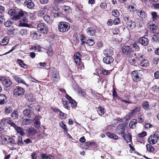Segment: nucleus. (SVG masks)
Returning <instances> with one entry per match:
<instances>
[{
  "mask_svg": "<svg viewBox=\"0 0 159 159\" xmlns=\"http://www.w3.org/2000/svg\"><path fill=\"white\" fill-rule=\"evenodd\" d=\"M147 135V133L146 131H143L141 133H139L138 135V137L141 138H143Z\"/></svg>",
  "mask_w": 159,
  "mask_h": 159,
  "instance_id": "obj_63",
  "label": "nucleus"
},
{
  "mask_svg": "<svg viewBox=\"0 0 159 159\" xmlns=\"http://www.w3.org/2000/svg\"><path fill=\"white\" fill-rule=\"evenodd\" d=\"M134 55L136 56V57L139 60H140L141 59H143V56L140 54H139L137 53H134Z\"/></svg>",
  "mask_w": 159,
  "mask_h": 159,
  "instance_id": "obj_62",
  "label": "nucleus"
},
{
  "mask_svg": "<svg viewBox=\"0 0 159 159\" xmlns=\"http://www.w3.org/2000/svg\"><path fill=\"white\" fill-rule=\"evenodd\" d=\"M25 6L29 9H32L34 6V3L31 0H25L24 2Z\"/></svg>",
  "mask_w": 159,
  "mask_h": 159,
  "instance_id": "obj_13",
  "label": "nucleus"
},
{
  "mask_svg": "<svg viewBox=\"0 0 159 159\" xmlns=\"http://www.w3.org/2000/svg\"><path fill=\"white\" fill-rule=\"evenodd\" d=\"M27 13L25 11L21 10L17 12L16 15L15 17H13V19L16 20L21 18V17L25 16L27 15Z\"/></svg>",
  "mask_w": 159,
  "mask_h": 159,
  "instance_id": "obj_9",
  "label": "nucleus"
},
{
  "mask_svg": "<svg viewBox=\"0 0 159 159\" xmlns=\"http://www.w3.org/2000/svg\"><path fill=\"white\" fill-rule=\"evenodd\" d=\"M151 90L154 93L157 92L159 90V87L156 85H155L151 88Z\"/></svg>",
  "mask_w": 159,
  "mask_h": 159,
  "instance_id": "obj_50",
  "label": "nucleus"
},
{
  "mask_svg": "<svg viewBox=\"0 0 159 159\" xmlns=\"http://www.w3.org/2000/svg\"><path fill=\"white\" fill-rule=\"evenodd\" d=\"M147 151L150 152H152L154 150V148L150 144H147L146 145Z\"/></svg>",
  "mask_w": 159,
  "mask_h": 159,
  "instance_id": "obj_37",
  "label": "nucleus"
},
{
  "mask_svg": "<svg viewBox=\"0 0 159 159\" xmlns=\"http://www.w3.org/2000/svg\"><path fill=\"white\" fill-rule=\"evenodd\" d=\"M30 37L33 39L35 40L38 39V35L36 32H32L30 34Z\"/></svg>",
  "mask_w": 159,
  "mask_h": 159,
  "instance_id": "obj_46",
  "label": "nucleus"
},
{
  "mask_svg": "<svg viewBox=\"0 0 159 159\" xmlns=\"http://www.w3.org/2000/svg\"><path fill=\"white\" fill-rule=\"evenodd\" d=\"M0 80L2 81V83L7 88L11 86L12 82L9 79H7L4 77H0Z\"/></svg>",
  "mask_w": 159,
  "mask_h": 159,
  "instance_id": "obj_8",
  "label": "nucleus"
},
{
  "mask_svg": "<svg viewBox=\"0 0 159 159\" xmlns=\"http://www.w3.org/2000/svg\"><path fill=\"white\" fill-rule=\"evenodd\" d=\"M148 28L150 30L154 31L156 29V26L155 24H153L152 22H149L148 24Z\"/></svg>",
  "mask_w": 159,
  "mask_h": 159,
  "instance_id": "obj_30",
  "label": "nucleus"
},
{
  "mask_svg": "<svg viewBox=\"0 0 159 159\" xmlns=\"http://www.w3.org/2000/svg\"><path fill=\"white\" fill-rule=\"evenodd\" d=\"M15 129L17 133L21 136H24L25 134L24 129L21 127L17 126L15 128Z\"/></svg>",
  "mask_w": 159,
  "mask_h": 159,
  "instance_id": "obj_23",
  "label": "nucleus"
},
{
  "mask_svg": "<svg viewBox=\"0 0 159 159\" xmlns=\"http://www.w3.org/2000/svg\"><path fill=\"white\" fill-rule=\"evenodd\" d=\"M139 43L142 45L147 46L149 42V40L145 37L140 38L139 40Z\"/></svg>",
  "mask_w": 159,
  "mask_h": 159,
  "instance_id": "obj_17",
  "label": "nucleus"
},
{
  "mask_svg": "<svg viewBox=\"0 0 159 159\" xmlns=\"http://www.w3.org/2000/svg\"><path fill=\"white\" fill-rule=\"evenodd\" d=\"M126 25L128 29L132 30L133 29L136 27V24L135 22L131 20L129 22H127Z\"/></svg>",
  "mask_w": 159,
  "mask_h": 159,
  "instance_id": "obj_20",
  "label": "nucleus"
},
{
  "mask_svg": "<svg viewBox=\"0 0 159 159\" xmlns=\"http://www.w3.org/2000/svg\"><path fill=\"white\" fill-rule=\"evenodd\" d=\"M114 59L112 56H106L103 59V62L107 64H110L113 62Z\"/></svg>",
  "mask_w": 159,
  "mask_h": 159,
  "instance_id": "obj_14",
  "label": "nucleus"
},
{
  "mask_svg": "<svg viewBox=\"0 0 159 159\" xmlns=\"http://www.w3.org/2000/svg\"><path fill=\"white\" fill-rule=\"evenodd\" d=\"M59 125L61 127L66 131L67 132V128L66 125L63 123V122L61 121L59 123Z\"/></svg>",
  "mask_w": 159,
  "mask_h": 159,
  "instance_id": "obj_52",
  "label": "nucleus"
},
{
  "mask_svg": "<svg viewBox=\"0 0 159 159\" xmlns=\"http://www.w3.org/2000/svg\"><path fill=\"white\" fill-rule=\"evenodd\" d=\"M13 94L16 97L21 96L25 93V90L19 86H16L13 90Z\"/></svg>",
  "mask_w": 159,
  "mask_h": 159,
  "instance_id": "obj_4",
  "label": "nucleus"
},
{
  "mask_svg": "<svg viewBox=\"0 0 159 159\" xmlns=\"http://www.w3.org/2000/svg\"><path fill=\"white\" fill-rule=\"evenodd\" d=\"M11 117L13 119H17L18 117V115L17 111L14 110L11 113Z\"/></svg>",
  "mask_w": 159,
  "mask_h": 159,
  "instance_id": "obj_40",
  "label": "nucleus"
},
{
  "mask_svg": "<svg viewBox=\"0 0 159 159\" xmlns=\"http://www.w3.org/2000/svg\"><path fill=\"white\" fill-rule=\"evenodd\" d=\"M159 140V132H156L153 135H151L148 138V141L151 144H154Z\"/></svg>",
  "mask_w": 159,
  "mask_h": 159,
  "instance_id": "obj_3",
  "label": "nucleus"
},
{
  "mask_svg": "<svg viewBox=\"0 0 159 159\" xmlns=\"http://www.w3.org/2000/svg\"><path fill=\"white\" fill-rule=\"evenodd\" d=\"M4 111L5 114H8L12 111V108L10 107H6L4 108Z\"/></svg>",
  "mask_w": 159,
  "mask_h": 159,
  "instance_id": "obj_39",
  "label": "nucleus"
},
{
  "mask_svg": "<svg viewBox=\"0 0 159 159\" xmlns=\"http://www.w3.org/2000/svg\"><path fill=\"white\" fill-rule=\"evenodd\" d=\"M131 47L133 49V52L134 50L136 51H138L139 49V47L136 44H134L130 45Z\"/></svg>",
  "mask_w": 159,
  "mask_h": 159,
  "instance_id": "obj_48",
  "label": "nucleus"
},
{
  "mask_svg": "<svg viewBox=\"0 0 159 159\" xmlns=\"http://www.w3.org/2000/svg\"><path fill=\"white\" fill-rule=\"evenodd\" d=\"M62 101L64 105V107L68 110H69L70 108V107L68 106L69 102H68L66 101H64L63 99H62Z\"/></svg>",
  "mask_w": 159,
  "mask_h": 159,
  "instance_id": "obj_51",
  "label": "nucleus"
},
{
  "mask_svg": "<svg viewBox=\"0 0 159 159\" xmlns=\"http://www.w3.org/2000/svg\"><path fill=\"white\" fill-rule=\"evenodd\" d=\"M87 34L90 36H94L96 33V30L93 28L90 27L87 30Z\"/></svg>",
  "mask_w": 159,
  "mask_h": 159,
  "instance_id": "obj_21",
  "label": "nucleus"
},
{
  "mask_svg": "<svg viewBox=\"0 0 159 159\" xmlns=\"http://www.w3.org/2000/svg\"><path fill=\"white\" fill-rule=\"evenodd\" d=\"M132 77L134 81L138 82L141 80V76L137 71L134 70L132 73Z\"/></svg>",
  "mask_w": 159,
  "mask_h": 159,
  "instance_id": "obj_10",
  "label": "nucleus"
},
{
  "mask_svg": "<svg viewBox=\"0 0 159 159\" xmlns=\"http://www.w3.org/2000/svg\"><path fill=\"white\" fill-rule=\"evenodd\" d=\"M74 89L76 91L77 90L78 93L83 96H85L86 95V92L84 90V89H81L78 85H75Z\"/></svg>",
  "mask_w": 159,
  "mask_h": 159,
  "instance_id": "obj_16",
  "label": "nucleus"
},
{
  "mask_svg": "<svg viewBox=\"0 0 159 159\" xmlns=\"http://www.w3.org/2000/svg\"><path fill=\"white\" fill-rule=\"evenodd\" d=\"M31 120L26 119L22 120V125H29L31 123Z\"/></svg>",
  "mask_w": 159,
  "mask_h": 159,
  "instance_id": "obj_42",
  "label": "nucleus"
},
{
  "mask_svg": "<svg viewBox=\"0 0 159 159\" xmlns=\"http://www.w3.org/2000/svg\"><path fill=\"white\" fill-rule=\"evenodd\" d=\"M17 12L15 10L10 9L8 11V13L10 15L15 17L16 15Z\"/></svg>",
  "mask_w": 159,
  "mask_h": 159,
  "instance_id": "obj_41",
  "label": "nucleus"
},
{
  "mask_svg": "<svg viewBox=\"0 0 159 159\" xmlns=\"http://www.w3.org/2000/svg\"><path fill=\"white\" fill-rule=\"evenodd\" d=\"M140 65L142 67H147L149 66V62L148 60L147 59H144L141 61L140 62Z\"/></svg>",
  "mask_w": 159,
  "mask_h": 159,
  "instance_id": "obj_28",
  "label": "nucleus"
},
{
  "mask_svg": "<svg viewBox=\"0 0 159 159\" xmlns=\"http://www.w3.org/2000/svg\"><path fill=\"white\" fill-rule=\"evenodd\" d=\"M17 60L19 65L21 67L23 68L24 69L27 68V66L23 63V61L22 60L18 59Z\"/></svg>",
  "mask_w": 159,
  "mask_h": 159,
  "instance_id": "obj_34",
  "label": "nucleus"
},
{
  "mask_svg": "<svg viewBox=\"0 0 159 159\" xmlns=\"http://www.w3.org/2000/svg\"><path fill=\"white\" fill-rule=\"evenodd\" d=\"M51 72V78L55 83H57L60 80L59 73L54 68H51L50 69Z\"/></svg>",
  "mask_w": 159,
  "mask_h": 159,
  "instance_id": "obj_1",
  "label": "nucleus"
},
{
  "mask_svg": "<svg viewBox=\"0 0 159 159\" xmlns=\"http://www.w3.org/2000/svg\"><path fill=\"white\" fill-rule=\"evenodd\" d=\"M9 38L8 37H4L0 42L1 45L4 46L7 45L9 42Z\"/></svg>",
  "mask_w": 159,
  "mask_h": 159,
  "instance_id": "obj_33",
  "label": "nucleus"
},
{
  "mask_svg": "<svg viewBox=\"0 0 159 159\" xmlns=\"http://www.w3.org/2000/svg\"><path fill=\"white\" fill-rule=\"evenodd\" d=\"M80 38L81 44L83 45L85 43H86V41H85V37L83 34L81 35Z\"/></svg>",
  "mask_w": 159,
  "mask_h": 159,
  "instance_id": "obj_55",
  "label": "nucleus"
},
{
  "mask_svg": "<svg viewBox=\"0 0 159 159\" xmlns=\"http://www.w3.org/2000/svg\"><path fill=\"white\" fill-rule=\"evenodd\" d=\"M137 124V120L135 119H133L131 120L129 125L130 128L134 129L135 128Z\"/></svg>",
  "mask_w": 159,
  "mask_h": 159,
  "instance_id": "obj_32",
  "label": "nucleus"
},
{
  "mask_svg": "<svg viewBox=\"0 0 159 159\" xmlns=\"http://www.w3.org/2000/svg\"><path fill=\"white\" fill-rule=\"evenodd\" d=\"M70 26L69 24L66 22H61L58 25V30L61 32H65L69 29Z\"/></svg>",
  "mask_w": 159,
  "mask_h": 159,
  "instance_id": "obj_2",
  "label": "nucleus"
},
{
  "mask_svg": "<svg viewBox=\"0 0 159 159\" xmlns=\"http://www.w3.org/2000/svg\"><path fill=\"white\" fill-rule=\"evenodd\" d=\"M152 39L156 42H159V33H156L152 36Z\"/></svg>",
  "mask_w": 159,
  "mask_h": 159,
  "instance_id": "obj_35",
  "label": "nucleus"
},
{
  "mask_svg": "<svg viewBox=\"0 0 159 159\" xmlns=\"http://www.w3.org/2000/svg\"><path fill=\"white\" fill-rule=\"evenodd\" d=\"M21 21H22L24 22L23 24L21 26H25L27 27V24H26V23L28 21V19L25 18V17H23L22 19L21 20Z\"/></svg>",
  "mask_w": 159,
  "mask_h": 159,
  "instance_id": "obj_56",
  "label": "nucleus"
},
{
  "mask_svg": "<svg viewBox=\"0 0 159 159\" xmlns=\"http://www.w3.org/2000/svg\"><path fill=\"white\" fill-rule=\"evenodd\" d=\"M112 15L115 17H117L119 15V11L117 10H114L112 12Z\"/></svg>",
  "mask_w": 159,
  "mask_h": 159,
  "instance_id": "obj_54",
  "label": "nucleus"
},
{
  "mask_svg": "<svg viewBox=\"0 0 159 159\" xmlns=\"http://www.w3.org/2000/svg\"><path fill=\"white\" fill-rule=\"evenodd\" d=\"M7 123L10 125L11 126L13 127L14 129L17 127V125H16V124L13 122L11 120H8L7 122Z\"/></svg>",
  "mask_w": 159,
  "mask_h": 159,
  "instance_id": "obj_59",
  "label": "nucleus"
},
{
  "mask_svg": "<svg viewBox=\"0 0 159 159\" xmlns=\"http://www.w3.org/2000/svg\"><path fill=\"white\" fill-rule=\"evenodd\" d=\"M137 15L142 19H144L147 17L146 14L143 10H138L137 11Z\"/></svg>",
  "mask_w": 159,
  "mask_h": 159,
  "instance_id": "obj_25",
  "label": "nucleus"
},
{
  "mask_svg": "<svg viewBox=\"0 0 159 159\" xmlns=\"http://www.w3.org/2000/svg\"><path fill=\"white\" fill-rule=\"evenodd\" d=\"M152 16L154 20L157 19L158 17V16L157 15V13L156 12H152Z\"/></svg>",
  "mask_w": 159,
  "mask_h": 159,
  "instance_id": "obj_58",
  "label": "nucleus"
},
{
  "mask_svg": "<svg viewBox=\"0 0 159 159\" xmlns=\"http://www.w3.org/2000/svg\"><path fill=\"white\" fill-rule=\"evenodd\" d=\"M17 144L18 145L20 146H22L23 145L24 143L22 141V138L21 137L19 136L18 137Z\"/></svg>",
  "mask_w": 159,
  "mask_h": 159,
  "instance_id": "obj_49",
  "label": "nucleus"
},
{
  "mask_svg": "<svg viewBox=\"0 0 159 159\" xmlns=\"http://www.w3.org/2000/svg\"><path fill=\"white\" fill-rule=\"evenodd\" d=\"M107 135L111 138H112L115 140H117L118 138V136L116 134L110 132H107L106 133Z\"/></svg>",
  "mask_w": 159,
  "mask_h": 159,
  "instance_id": "obj_31",
  "label": "nucleus"
},
{
  "mask_svg": "<svg viewBox=\"0 0 159 159\" xmlns=\"http://www.w3.org/2000/svg\"><path fill=\"white\" fill-rule=\"evenodd\" d=\"M94 41L92 39H89L86 41V44L89 46H93L94 44Z\"/></svg>",
  "mask_w": 159,
  "mask_h": 159,
  "instance_id": "obj_53",
  "label": "nucleus"
},
{
  "mask_svg": "<svg viewBox=\"0 0 159 159\" xmlns=\"http://www.w3.org/2000/svg\"><path fill=\"white\" fill-rule=\"evenodd\" d=\"M34 126L36 128L39 129L40 127L41 123L40 119L37 117H36L34 119Z\"/></svg>",
  "mask_w": 159,
  "mask_h": 159,
  "instance_id": "obj_27",
  "label": "nucleus"
},
{
  "mask_svg": "<svg viewBox=\"0 0 159 159\" xmlns=\"http://www.w3.org/2000/svg\"><path fill=\"white\" fill-rule=\"evenodd\" d=\"M120 22V20L119 18H116L113 20L114 24L116 25H118Z\"/></svg>",
  "mask_w": 159,
  "mask_h": 159,
  "instance_id": "obj_64",
  "label": "nucleus"
},
{
  "mask_svg": "<svg viewBox=\"0 0 159 159\" xmlns=\"http://www.w3.org/2000/svg\"><path fill=\"white\" fill-rule=\"evenodd\" d=\"M26 99L29 102H33L35 100V98L33 94L31 93L27 94L25 95Z\"/></svg>",
  "mask_w": 159,
  "mask_h": 159,
  "instance_id": "obj_19",
  "label": "nucleus"
},
{
  "mask_svg": "<svg viewBox=\"0 0 159 159\" xmlns=\"http://www.w3.org/2000/svg\"><path fill=\"white\" fill-rule=\"evenodd\" d=\"M12 77L17 83H21L26 85H28L25 82L20 76L17 75H14L12 76Z\"/></svg>",
  "mask_w": 159,
  "mask_h": 159,
  "instance_id": "obj_15",
  "label": "nucleus"
},
{
  "mask_svg": "<svg viewBox=\"0 0 159 159\" xmlns=\"http://www.w3.org/2000/svg\"><path fill=\"white\" fill-rule=\"evenodd\" d=\"M149 107L148 103L147 102H143V107L144 109L147 110L148 109Z\"/></svg>",
  "mask_w": 159,
  "mask_h": 159,
  "instance_id": "obj_60",
  "label": "nucleus"
},
{
  "mask_svg": "<svg viewBox=\"0 0 159 159\" xmlns=\"http://www.w3.org/2000/svg\"><path fill=\"white\" fill-rule=\"evenodd\" d=\"M37 29L40 31L41 33L46 34L48 32V29L47 25L43 23H40L37 25Z\"/></svg>",
  "mask_w": 159,
  "mask_h": 159,
  "instance_id": "obj_5",
  "label": "nucleus"
},
{
  "mask_svg": "<svg viewBox=\"0 0 159 159\" xmlns=\"http://www.w3.org/2000/svg\"><path fill=\"white\" fill-rule=\"evenodd\" d=\"M7 98L4 94H0V104L3 105L7 102Z\"/></svg>",
  "mask_w": 159,
  "mask_h": 159,
  "instance_id": "obj_24",
  "label": "nucleus"
},
{
  "mask_svg": "<svg viewBox=\"0 0 159 159\" xmlns=\"http://www.w3.org/2000/svg\"><path fill=\"white\" fill-rule=\"evenodd\" d=\"M52 12L53 14V16L54 17H57L59 16L60 13L59 11L56 9V8H53L52 10Z\"/></svg>",
  "mask_w": 159,
  "mask_h": 159,
  "instance_id": "obj_44",
  "label": "nucleus"
},
{
  "mask_svg": "<svg viewBox=\"0 0 159 159\" xmlns=\"http://www.w3.org/2000/svg\"><path fill=\"white\" fill-rule=\"evenodd\" d=\"M65 98L69 101V103L71 104V107L73 108H75L77 106V103L76 101L72 98L68 94H66Z\"/></svg>",
  "mask_w": 159,
  "mask_h": 159,
  "instance_id": "obj_11",
  "label": "nucleus"
},
{
  "mask_svg": "<svg viewBox=\"0 0 159 159\" xmlns=\"http://www.w3.org/2000/svg\"><path fill=\"white\" fill-rule=\"evenodd\" d=\"M62 10L66 14H69L71 13V9L69 6L66 5L63 6Z\"/></svg>",
  "mask_w": 159,
  "mask_h": 159,
  "instance_id": "obj_26",
  "label": "nucleus"
},
{
  "mask_svg": "<svg viewBox=\"0 0 159 159\" xmlns=\"http://www.w3.org/2000/svg\"><path fill=\"white\" fill-rule=\"evenodd\" d=\"M103 53L106 56H112L113 54V51L112 49L107 48L103 51Z\"/></svg>",
  "mask_w": 159,
  "mask_h": 159,
  "instance_id": "obj_18",
  "label": "nucleus"
},
{
  "mask_svg": "<svg viewBox=\"0 0 159 159\" xmlns=\"http://www.w3.org/2000/svg\"><path fill=\"white\" fill-rule=\"evenodd\" d=\"M122 52L125 55H129L133 52V49L131 46H124L122 48Z\"/></svg>",
  "mask_w": 159,
  "mask_h": 159,
  "instance_id": "obj_7",
  "label": "nucleus"
},
{
  "mask_svg": "<svg viewBox=\"0 0 159 159\" xmlns=\"http://www.w3.org/2000/svg\"><path fill=\"white\" fill-rule=\"evenodd\" d=\"M31 50H37L39 51L40 50V46L37 44H34V45L32 46L30 48Z\"/></svg>",
  "mask_w": 159,
  "mask_h": 159,
  "instance_id": "obj_43",
  "label": "nucleus"
},
{
  "mask_svg": "<svg viewBox=\"0 0 159 159\" xmlns=\"http://www.w3.org/2000/svg\"><path fill=\"white\" fill-rule=\"evenodd\" d=\"M92 144L91 142H86L84 144H82L80 145V147L83 149H87L91 146Z\"/></svg>",
  "mask_w": 159,
  "mask_h": 159,
  "instance_id": "obj_38",
  "label": "nucleus"
},
{
  "mask_svg": "<svg viewBox=\"0 0 159 159\" xmlns=\"http://www.w3.org/2000/svg\"><path fill=\"white\" fill-rule=\"evenodd\" d=\"M126 126L125 124L124 123L119 125L116 128V133L118 134H124Z\"/></svg>",
  "mask_w": 159,
  "mask_h": 159,
  "instance_id": "obj_6",
  "label": "nucleus"
},
{
  "mask_svg": "<svg viewBox=\"0 0 159 159\" xmlns=\"http://www.w3.org/2000/svg\"><path fill=\"white\" fill-rule=\"evenodd\" d=\"M43 18L44 20L47 23L50 24H52V20L51 19L49 16L48 15L45 16H44Z\"/></svg>",
  "mask_w": 159,
  "mask_h": 159,
  "instance_id": "obj_36",
  "label": "nucleus"
},
{
  "mask_svg": "<svg viewBox=\"0 0 159 159\" xmlns=\"http://www.w3.org/2000/svg\"><path fill=\"white\" fill-rule=\"evenodd\" d=\"M80 54L78 52L75 53L74 55V60L75 63L78 65H80L81 62V58L80 57Z\"/></svg>",
  "mask_w": 159,
  "mask_h": 159,
  "instance_id": "obj_12",
  "label": "nucleus"
},
{
  "mask_svg": "<svg viewBox=\"0 0 159 159\" xmlns=\"http://www.w3.org/2000/svg\"><path fill=\"white\" fill-rule=\"evenodd\" d=\"M5 123L2 120L0 122V131H2L4 129Z\"/></svg>",
  "mask_w": 159,
  "mask_h": 159,
  "instance_id": "obj_57",
  "label": "nucleus"
},
{
  "mask_svg": "<svg viewBox=\"0 0 159 159\" xmlns=\"http://www.w3.org/2000/svg\"><path fill=\"white\" fill-rule=\"evenodd\" d=\"M31 110L26 109L23 111V114L28 118H30L31 117Z\"/></svg>",
  "mask_w": 159,
  "mask_h": 159,
  "instance_id": "obj_29",
  "label": "nucleus"
},
{
  "mask_svg": "<svg viewBox=\"0 0 159 159\" xmlns=\"http://www.w3.org/2000/svg\"><path fill=\"white\" fill-rule=\"evenodd\" d=\"M27 133L30 135H35L37 132V130L32 127H31L28 129L27 130Z\"/></svg>",
  "mask_w": 159,
  "mask_h": 159,
  "instance_id": "obj_22",
  "label": "nucleus"
},
{
  "mask_svg": "<svg viewBox=\"0 0 159 159\" xmlns=\"http://www.w3.org/2000/svg\"><path fill=\"white\" fill-rule=\"evenodd\" d=\"M28 31V30L26 29H22L20 32V34L22 36H25L27 35Z\"/></svg>",
  "mask_w": 159,
  "mask_h": 159,
  "instance_id": "obj_47",
  "label": "nucleus"
},
{
  "mask_svg": "<svg viewBox=\"0 0 159 159\" xmlns=\"http://www.w3.org/2000/svg\"><path fill=\"white\" fill-rule=\"evenodd\" d=\"M8 142L11 145H13L15 144V142L14 139L12 138H9L8 139Z\"/></svg>",
  "mask_w": 159,
  "mask_h": 159,
  "instance_id": "obj_61",
  "label": "nucleus"
},
{
  "mask_svg": "<svg viewBox=\"0 0 159 159\" xmlns=\"http://www.w3.org/2000/svg\"><path fill=\"white\" fill-rule=\"evenodd\" d=\"M44 11L45 10L43 8H40L39 9L37 13L38 16L41 17L43 16L45 13Z\"/></svg>",
  "mask_w": 159,
  "mask_h": 159,
  "instance_id": "obj_45",
  "label": "nucleus"
}]
</instances>
